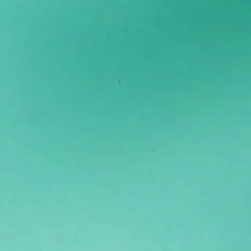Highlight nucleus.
Listing matches in <instances>:
<instances>
[{
  "instance_id": "obj_1",
  "label": "nucleus",
  "mask_w": 251,
  "mask_h": 251,
  "mask_svg": "<svg viewBox=\"0 0 251 251\" xmlns=\"http://www.w3.org/2000/svg\"><path fill=\"white\" fill-rule=\"evenodd\" d=\"M107 27H106V74L107 85L109 84V75L110 74V21L108 19V14L110 11L109 0H107Z\"/></svg>"
},
{
  "instance_id": "obj_3",
  "label": "nucleus",
  "mask_w": 251,
  "mask_h": 251,
  "mask_svg": "<svg viewBox=\"0 0 251 251\" xmlns=\"http://www.w3.org/2000/svg\"><path fill=\"white\" fill-rule=\"evenodd\" d=\"M107 95H108V89H107Z\"/></svg>"
},
{
  "instance_id": "obj_2",
  "label": "nucleus",
  "mask_w": 251,
  "mask_h": 251,
  "mask_svg": "<svg viewBox=\"0 0 251 251\" xmlns=\"http://www.w3.org/2000/svg\"><path fill=\"white\" fill-rule=\"evenodd\" d=\"M107 112H108V105H107Z\"/></svg>"
}]
</instances>
